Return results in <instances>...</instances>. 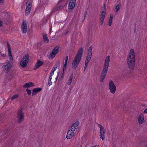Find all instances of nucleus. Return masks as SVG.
I'll use <instances>...</instances> for the list:
<instances>
[{
	"label": "nucleus",
	"instance_id": "obj_32",
	"mask_svg": "<svg viewBox=\"0 0 147 147\" xmlns=\"http://www.w3.org/2000/svg\"><path fill=\"white\" fill-rule=\"evenodd\" d=\"M79 124V122L78 121H76L75 123L74 124L72 125L78 128V125Z\"/></svg>",
	"mask_w": 147,
	"mask_h": 147
},
{
	"label": "nucleus",
	"instance_id": "obj_1",
	"mask_svg": "<svg viewBox=\"0 0 147 147\" xmlns=\"http://www.w3.org/2000/svg\"><path fill=\"white\" fill-rule=\"evenodd\" d=\"M83 49L80 47L77 53L72 61V67L74 69H76L80 62L82 56Z\"/></svg>",
	"mask_w": 147,
	"mask_h": 147
},
{
	"label": "nucleus",
	"instance_id": "obj_33",
	"mask_svg": "<svg viewBox=\"0 0 147 147\" xmlns=\"http://www.w3.org/2000/svg\"><path fill=\"white\" fill-rule=\"evenodd\" d=\"M52 78H49L48 80V85L49 86L52 85V82H51Z\"/></svg>",
	"mask_w": 147,
	"mask_h": 147
},
{
	"label": "nucleus",
	"instance_id": "obj_2",
	"mask_svg": "<svg viewBox=\"0 0 147 147\" xmlns=\"http://www.w3.org/2000/svg\"><path fill=\"white\" fill-rule=\"evenodd\" d=\"M135 54L134 50L131 49L127 60L128 64L131 69H133L134 68L135 61Z\"/></svg>",
	"mask_w": 147,
	"mask_h": 147
},
{
	"label": "nucleus",
	"instance_id": "obj_14",
	"mask_svg": "<svg viewBox=\"0 0 147 147\" xmlns=\"http://www.w3.org/2000/svg\"><path fill=\"white\" fill-rule=\"evenodd\" d=\"M74 133L70 131V130H68L67 132L66 138L68 139H71L73 136L74 135Z\"/></svg>",
	"mask_w": 147,
	"mask_h": 147
},
{
	"label": "nucleus",
	"instance_id": "obj_29",
	"mask_svg": "<svg viewBox=\"0 0 147 147\" xmlns=\"http://www.w3.org/2000/svg\"><path fill=\"white\" fill-rule=\"evenodd\" d=\"M19 97V96L18 94H16L13 96L11 98V100H13Z\"/></svg>",
	"mask_w": 147,
	"mask_h": 147
},
{
	"label": "nucleus",
	"instance_id": "obj_50",
	"mask_svg": "<svg viewBox=\"0 0 147 147\" xmlns=\"http://www.w3.org/2000/svg\"><path fill=\"white\" fill-rule=\"evenodd\" d=\"M63 1V0H61V1H59L58 3H61Z\"/></svg>",
	"mask_w": 147,
	"mask_h": 147
},
{
	"label": "nucleus",
	"instance_id": "obj_7",
	"mask_svg": "<svg viewBox=\"0 0 147 147\" xmlns=\"http://www.w3.org/2000/svg\"><path fill=\"white\" fill-rule=\"evenodd\" d=\"M66 6L67 5L66 4H65L63 6V5H61L60 6H58L57 5L55 6L52 9L51 15L56 11H58L63 9L64 7L65 6Z\"/></svg>",
	"mask_w": 147,
	"mask_h": 147
},
{
	"label": "nucleus",
	"instance_id": "obj_45",
	"mask_svg": "<svg viewBox=\"0 0 147 147\" xmlns=\"http://www.w3.org/2000/svg\"><path fill=\"white\" fill-rule=\"evenodd\" d=\"M59 72H58V75H57V77H56V79H55V80H56V81H57V79H58V77H59Z\"/></svg>",
	"mask_w": 147,
	"mask_h": 147
},
{
	"label": "nucleus",
	"instance_id": "obj_30",
	"mask_svg": "<svg viewBox=\"0 0 147 147\" xmlns=\"http://www.w3.org/2000/svg\"><path fill=\"white\" fill-rule=\"evenodd\" d=\"M91 59L88 58H87L86 57V59L85 60V64L87 65L88 64V63H89V61Z\"/></svg>",
	"mask_w": 147,
	"mask_h": 147
},
{
	"label": "nucleus",
	"instance_id": "obj_13",
	"mask_svg": "<svg viewBox=\"0 0 147 147\" xmlns=\"http://www.w3.org/2000/svg\"><path fill=\"white\" fill-rule=\"evenodd\" d=\"M42 90V88H34L32 91V96H33L36 95L38 92H40Z\"/></svg>",
	"mask_w": 147,
	"mask_h": 147
},
{
	"label": "nucleus",
	"instance_id": "obj_43",
	"mask_svg": "<svg viewBox=\"0 0 147 147\" xmlns=\"http://www.w3.org/2000/svg\"><path fill=\"white\" fill-rule=\"evenodd\" d=\"M143 113H147V108L145 109L143 112Z\"/></svg>",
	"mask_w": 147,
	"mask_h": 147
},
{
	"label": "nucleus",
	"instance_id": "obj_44",
	"mask_svg": "<svg viewBox=\"0 0 147 147\" xmlns=\"http://www.w3.org/2000/svg\"><path fill=\"white\" fill-rule=\"evenodd\" d=\"M1 55L2 57H5L6 56V55L5 54H1Z\"/></svg>",
	"mask_w": 147,
	"mask_h": 147
},
{
	"label": "nucleus",
	"instance_id": "obj_42",
	"mask_svg": "<svg viewBox=\"0 0 147 147\" xmlns=\"http://www.w3.org/2000/svg\"><path fill=\"white\" fill-rule=\"evenodd\" d=\"M87 65L85 64V66H84V71H85V70L86 69L87 67Z\"/></svg>",
	"mask_w": 147,
	"mask_h": 147
},
{
	"label": "nucleus",
	"instance_id": "obj_53",
	"mask_svg": "<svg viewBox=\"0 0 147 147\" xmlns=\"http://www.w3.org/2000/svg\"><path fill=\"white\" fill-rule=\"evenodd\" d=\"M57 81H56V80L55 81V83L56 82H57Z\"/></svg>",
	"mask_w": 147,
	"mask_h": 147
},
{
	"label": "nucleus",
	"instance_id": "obj_47",
	"mask_svg": "<svg viewBox=\"0 0 147 147\" xmlns=\"http://www.w3.org/2000/svg\"><path fill=\"white\" fill-rule=\"evenodd\" d=\"M9 63H10V62L9 61H7V65H9Z\"/></svg>",
	"mask_w": 147,
	"mask_h": 147
},
{
	"label": "nucleus",
	"instance_id": "obj_52",
	"mask_svg": "<svg viewBox=\"0 0 147 147\" xmlns=\"http://www.w3.org/2000/svg\"><path fill=\"white\" fill-rule=\"evenodd\" d=\"M68 32H69V31H67L66 32V33L65 34L66 35V34H68Z\"/></svg>",
	"mask_w": 147,
	"mask_h": 147
},
{
	"label": "nucleus",
	"instance_id": "obj_3",
	"mask_svg": "<svg viewBox=\"0 0 147 147\" xmlns=\"http://www.w3.org/2000/svg\"><path fill=\"white\" fill-rule=\"evenodd\" d=\"M109 61L110 57L109 56H107L106 58L105 64L103 67V69L102 71L101 76H100V82H102L105 77V76L107 72L108 68L109 66Z\"/></svg>",
	"mask_w": 147,
	"mask_h": 147
},
{
	"label": "nucleus",
	"instance_id": "obj_41",
	"mask_svg": "<svg viewBox=\"0 0 147 147\" xmlns=\"http://www.w3.org/2000/svg\"><path fill=\"white\" fill-rule=\"evenodd\" d=\"M53 74L50 73L49 78H52V77Z\"/></svg>",
	"mask_w": 147,
	"mask_h": 147
},
{
	"label": "nucleus",
	"instance_id": "obj_5",
	"mask_svg": "<svg viewBox=\"0 0 147 147\" xmlns=\"http://www.w3.org/2000/svg\"><path fill=\"white\" fill-rule=\"evenodd\" d=\"M17 117L18 119L17 121L19 123H21L24 120V113L22 111V109L20 108L17 112Z\"/></svg>",
	"mask_w": 147,
	"mask_h": 147
},
{
	"label": "nucleus",
	"instance_id": "obj_40",
	"mask_svg": "<svg viewBox=\"0 0 147 147\" xmlns=\"http://www.w3.org/2000/svg\"><path fill=\"white\" fill-rule=\"evenodd\" d=\"M102 9L104 10V11H106L105 6V4H104L103 5V6L102 7Z\"/></svg>",
	"mask_w": 147,
	"mask_h": 147
},
{
	"label": "nucleus",
	"instance_id": "obj_35",
	"mask_svg": "<svg viewBox=\"0 0 147 147\" xmlns=\"http://www.w3.org/2000/svg\"><path fill=\"white\" fill-rule=\"evenodd\" d=\"M120 6L119 4L118 5L115 7V11H117L120 8Z\"/></svg>",
	"mask_w": 147,
	"mask_h": 147
},
{
	"label": "nucleus",
	"instance_id": "obj_21",
	"mask_svg": "<svg viewBox=\"0 0 147 147\" xmlns=\"http://www.w3.org/2000/svg\"><path fill=\"white\" fill-rule=\"evenodd\" d=\"M77 129V128H76V127H75L74 126L72 125L70 129V130L71 131L73 132V133H74L75 134L76 132Z\"/></svg>",
	"mask_w": 147,
	"mask_h": 147
},
{
	"label": "nucleus",
	"instance_id": "obj_26",
	"mask_svg": "<svg viewBox=\"0 0 147 147\" xmlns=\"http://www.w3.org/2000/svg\"><path fill=\"white\" fill-rule=\"evenodd\" d=\"M60 61L59 60H58L54 67H55V68H57V67L59 68L60 67Z\"/></svg>",
	"mask_w": 147,
	"mask_h": 147
},
{
	"label": "nucleus",
	"instance_id": "obj_31",
	"mask_svg": "<svg viewBox=\"0 0 147 147\" xmlns=\"http://www.w3.org/2000/svg\"><path fill=\"white\" fill-rule=\"evenodd\" d=\"M67 63H65L64 65H63V73H62V76L63 74L64 73V71L65 69H66L67 65Z\"/></svg>",
	"mask_w": 147,
	"mask_h": 147
},
{
	"label": "nucleus",
	"instance_id": "obj_8",
	"mask_svg": "<svg viewBox=\"0 0 147 147\" xmlns=\"http://www.w3.org/2000/svg\"><path fill=\"white\" fill-rule=\"evenodd\" d=\"M27 22L23 20L22 24V30L23 33H26L27 32Z\"/></svg>",
	"mask_w": 147,
	"mask_h": 147
},
{
	"label": "nucleus",
	"instance_id": "obj_18",
	"mask_svg": "<svg viewBox=\"0 0 147 147\" xmlns=\"http://www.w3.org/2000/svg\"><path fill=\"white\" fill-rule=\"evenodd\" d=\"M4 69L5 71H8L10 70L11 68V65H4L3 66Z\"/></svg>",
	"mask_w": 147,
	"mask_h": 147
},
{
	"label": "nucleus",
	"instance_id": "obj_39",
	"mask_svg": "<svg viewBox=\"0 0 147 147\" xmlns=\"http://www.w3.org/2000/svg\"><path fill=\"white\" fill-rule=\"evenodd\" d=\"M87 9H86V11L85 12V13L84 14V19L83 20H84L85 19L86 16L87 15Z\"/></svg>",
	"mask_w": 147,
	"mask_h": 147
},
{
	"label": "nucleus",
	"instance_id": "obj_38",
	"mask_svg": "<svg viewBox=\"0 0 147 147\" xmlns=\"http://www.w3.org/2000/svg\"><path fill=\"white\" fill-rule=\"evenodd\" d=\"M98 127L99 128H100V130H102V129H104V127L103 126L100 125V124H98Z\"/></svg>",
	"mask_w": 147,
	"mask_h": 147
},
{
	"label": "nucleus",
	"instance_id": "obj_6",
	"mask_svg": "<svg viewBox=\"0 0 147 147\" xmlns=\"http://www.w3.org/2000/svg\"><path fill=\"white\" fill-rule=\"evenodd\" d=\"M109 86L110 91L113 94L114 93L116 90V87L112 81H110Z\"/></svg>",
	"mask_w": 147,
	"mask_h": 147
},
{
	"label": "nucleus",
	"instance_id": "obj_16",
	"mask_svg": "<svg viewBox=\"0 0 147 147\" xmlns=\"http://www.w3.org/2000/svg\"><path fill=\"white\" fill-rule=\"evenodd\" d=\"M34 86V84L31 82H30L28 83H25L23 86V88H30L31 87Z\"/></svg>",
	"mask_w": 147,
	"mask_h": 147
},
{
	"label": "nucleus",
	"instance_id": "obj_19",
	"mask_svg": "<svg viewBox=\"0 0 147 147\" xmlns=\"http://www.w3.org/2000/svg\"><path fill=\"white\" fill-rule=\"evenodd\" d=\"M56 54L52 51L48 56V58L50 59H53L56 55Z\"/></svg>",
	"mask_w": 147,
	"mask_h": 147
},
{
	"label": "nucleus",
	"instance_id": "obj_51",
	"mask_svg": "<svg viewBox=\"0 0 147 147\" xmlns=\"http://www.w3.org/2000/svg\"><path fill=\"white\" fill-rule=\"evenodd\" d=\"M55 71H53V70H52L51 73H52L53 74H54V72Z\"/></svg>",
	"mask_w": 147,
	"mask_h": 147
},
{
	"label": "nucleus",
	"instance_id": "obj_34",
	"mask_svg": "<svg viewBox=\"0 0 147 147\" xmlns=\"http://www.w3.org/2000/svg\"><path fill=\"white\" fill-rule=\"evenodd\" d=\"M26 90L28 94L30 95L31 94V91L30 90L27 88Z\"/></svg>",
	"mask_w": 147,
	"mask_h": 147
},
{
	"label": "nucleus",
	"instance_id": "obj_49",
	"mask_svg": "<svg viewBox=\"0 0 147 147\" xmlns=\"http://www.w3.org/2000/svg\"><path fill=\"white\" fill-rule=\"evenodd\" d=\"M3 0H0V3H3Z\"/></svg>",
	"mask_w": 147,
	"mask_h": 147
},
{
	"label": "nucleus",
	"instance_id": "obj_48",
	"mask_svg": "<svg viewBox=\"0 0 147 147\" xmlns=\"http://www.w3.org/2000/svg\"><path fill=\"white\" fill-rule=\"evenodd\" d=\"M92 147H99V145H95L93 146Z\"/></svg>",
	"mask_w": 147,
	"mask_h": 147
},
{
	"label": "nucleus",
	"instance_id": "obj_9",
	"mask_svg": "<svg viewBox=\"0 0 147 147\" xmlns=\"http://www.w3.org/2000/svg\"><path fill=\"white\" fill-rule=\"evenodd\" d=\"M44 63L43 61L40 60H38L34 67V70H36L37 69L40 67L42 65H43Z\"/></svg>",
	"mask_w": 147,
	"mask_h": 147
},
{
	"label": "nucleus",
	"instance_id": "obj_4",
	"mask_svg": "<svg viewBox=\"0 0 147 147\" xmlns=\"http://www.w3.org/2000/svg\"><path fill=\"white\" fill-rule=\"evenodd\" d=\"M29 55L27 54L23 57L21 61L20 64L22 67L24 68L26 66L29 61Z\"/></svg>",
	"mask_w": 147,
	"mask_h": 147
},
{
	"label": "nucleus",
	"instance_id": "obj_25",
	"mask_svg": "<svg viewBox=\"0 0 147 147\" xmlns=\"http://www.w3.org/2000/svg\"><path fill=\"white\" fill-rule=\"evenodd\" d=\"M113 18V16H111V15H110V17L109 18V20L108 22V25L109 26H110L112 24V20Z\"/></svg>",
	"mask_w": 147,
	"mask_h": 147
},
{
	"label": "nucleus",
	"instance_id": "obj_10",
	"mask_svg": "<svg viewBox=\"0 0 147 147\" xmlns=\"http://www.w3.org/2000/svg\"><path fill=\"white\" fill-rule=\"evenodd\" d=\"M76 2V0H70L69 5V8L72 9L74 8Z\"/></svg>",
	"mask_w": 147,
	"mask_h": 147
},
{
	"label": "nucleus",
	"instance_id": "obj_20",
	"mask_svg": "<svg viewBox=\"0 0 147 147\" xmlns=\"http://www.w3.org/2000/svg\"><path fill=\"white\" fill-rule=\"evenodd\" d=\"M59 47L58 46H57L55 47L52 50V51L57 54L59 52Z\"/></svg>",
	"mask_w": 147,
	"mask_h": 147
},
{
	"label": "nucleus",
	"instance_id": "obj_28",
	"mask_svg": "<svg viewBox=\"0 0 147 147\" xmlns=\"http://www.w3.org/2000/svg\"><path fill=\"white\" fill-rule=\"evenodd\" d=\"M26 7H30V9H31L32 6V3L31 2H29L28 3V1H27L26 3Z\"/></svg>",
	"mask_w": 147,
	"mask_h": 147
},
{
	"label": "nucleus",
	"instance_id": "obj_54",
	"mask_svg": "<svg viewBox=\"0 0 147 147\" xmlns=\"http://www.w3.org/2000/svg\"><path fill=\"white\" fill-rule=\"evenodd\" d=\"M1 52H0V53H1Z\"/></svg>",
	"mask_w": 147,
	"mask_h": 147
},
{
	"label": "nucleus",
	"instance_id": "obj_22",
	"mask_svg": "<svg viewBox=\"0 0 147 147\" xmlns=\"http://www.w3.org/2000/svg\"><path fill=\"white\" fill-rule=\"evenodd\" d=\"M73 73H72L71 76H70L69 79L68 80V82H67V84L68 85H70L71 84L73 78Z\"/></svg>",
	"mask_w": 147,
	"mask_h": 147
},
{
	"label": "nucleus",
	"instance_id": "obj_46",
	"mask_svg": "<svg viewBox=\"0 0 147 147\" xmlns=\"http://www.w3.org/2000/svg\"><path fill=\"white\" fill-rule=\"evenodd\" d=\"M56 68H55V67H54L53 68L52 70L55 71L56 70Z\"/></svg>",
	"mask_w": 147,
	"mask_h": 147
},
{
	"label": "nucleus",
	"instance_id": "obj_12",
	"mask_svg": "<svg viewBox=\"0 0 147 147\" xmlns=\"http://www.w3.org/2000/svg\"><path fill=\"white\" fill-rule=\"evenodd\" d=\"M102 13L100 16V24L102 25L103 23L104 20L105 18L106 12L104 11H102Z\"/></svg>",
	"mask_w": 147,
	"mask_h": 147
},
{
	"label": "nucleus",
	"instance_id": "obj_37",
	"mask_svg": "<svg viewBox=\"0 0 147 147\" xmlns=\"http://www.w3.org/2000/svg\"><path fill=\"white\" fill-rule=\"evenodd\" d=\"M68 59V56H66L65 58V63L67 64Z\"/></svg>",
	"mask_w": 147,
	"mask_h": 147
},
{
	"label": "nucleus",
	"instance_id": "obj_24",
	"mask_svg": "<svg viewBox=\"0 0 147 147\" xmlns=\"http://www.w3.org/2000/svg\"><path fill=\"white\" fill-rule=\"evenodd\" d=\"M43 41L44 42H48L49 40L47 35H43Z\"/></svg>",
	"mask_w": 147,
	"mask_h": 147
},
{
	"label": "nucleus",
	"instance_id": "obj_11",
	"mask_svg": "<svg viewBox=\"0 0 147 147\" xmlns=\"http://www.w3.org/2000/svg\"><path fill=\"white\" fill-rule=\"evenodd\" d=\"M7 49L8 52V55L10 59V60H11V59H13V57L11 54V50L10 48V46L9 42H7Z\"/></svg>",
	"mask_w": 147,
	"mask_h": 147
},
{
	"label": "nucleus",
	"instance_id": "obj_15",
	"mask_svg": "<svg viewBox=\"0 0 147 147\" xmlns=\"http://www.w3.org/2000/svg\"><path fill=\"white\" fill-rule=\"evenodd\" d=\"M144 115L142 113L140 114L139 116L138 122L140 124H142L144 122Z\"/></svg>",
	"mask_w": 147,
	"mask_h": 147
},
{
	"label": "nucleus",
	"instance_id": "obj_23",
	"mask_svg": "<svg viewBox=\"0 0 147 147\" xmlns=\"http://www.w3.org/2000/svg\"><path fill=\"white\" fill-rule=\"evenodd\" d=\"M31 10L30 7H26L25 10V15L26 16L28 15Z\"/></svg>",
	"mask_w": 147,
	"mask_h": 147
},
{
	"label": "nucleus",
	"instance_id": "obj_36",
	"mask_svg": "<svg viewBox=\"0 0 147 147\" xmlns=\"http://www.w3.org/2000/svg\"><path fill=\"white\" fill-rule=\"evenodd\" d=\"M92 45H91L90 47H89V48L88 51L92 52Z\"/></svg>",
	"mask_w": 147,
	"mask_h": 147
},
{
	"label": "nucleus",
	"instance_id": "obj_27",
	"mask_svg": "<svg viewBox=\"0 0 147 147\" xmlns=\"http://www.w3.org/2000/svg\"><path fill=\"white\" fill-rule=\"evenodd\" d=\"M92 56V52L88 51L87 53V55L86 56L87 58H88L91 59Z\"/></svg>",
	"mask_w": 147,
	"mask_h": 147
},
{
	"label": "nucleus",
	"instance_id": "obj_17",
	"mask_svg": "<svg viewBox=\"0 0 147 147\" xmlns=\"http://www.w3.org/2000/svg\"><path fill=\"white\" fill-rule=\"evenodd\" d=\"M100 138L102 140H104L105 139V129H103L102 130H100Z\"/></svg>",
	"mask_w": 147,
	"mask_h": 147
}]
</instances>
